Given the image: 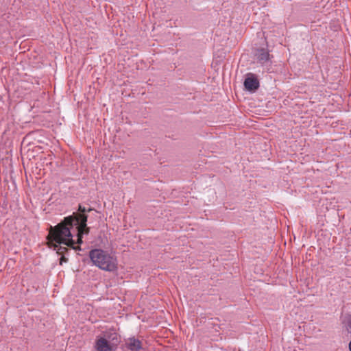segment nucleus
Here are the masks:
<instances>
[{"mask_svg":"<svg viewBox=\"0 0 351 351\" xmlns=\"http://www.w3.org/2000/svg\"><path fill=\"white\" fill-rule=\"evenodd\" d=\"M75 219L74 225L77 226V230H85V233L88 234L89 233V228L87 227V219L88 217L86 214H78L76 217H73Z\"/></svg>","mask_w":351,"mask_h":351,"instance_id":"nucleus-4","label":"nucleus"},{"mask_svg":"<svg viewBox=\"0 0 351 351\" xmlns=\"http://www.w3.org/2000/svg\"><path fill=\"white\" fill-rule=\"evenodd\" d=\"M244 86L249 91H255L259 87V82L254 74H247L244 81Z\"/></svg>","mask_w":351,"mask_h":351,"instance_id":"nucleus-5","label":"nucleus"},{"mask_svg":"<svg viewBox=\"0 0 351 351\" xmlns=\"http://www.w3.org/2000/svg\"><path fill=\"white\" fill-rule=\"evenodd\" d=\"M349 350L351 351V341L349 343Z\"/></svg>","mask_w":351,"mask_h":351,"instance_id":"nucleus-12","label":"nucleus"},{"mask_svg":"<svg viewBox=\"0 0 351 351\" xmlns=\"http://www.w3.org/2000/svg\"><path fill=\"white\" fill-rule=\"evenodd\" d=\"M83 234H86L85 233V230H77V241H75V245L82 243Z\"/></svg>","mask_w":351,"mask_h":351,"instance_id":"nucleus-8","label":"nucleus"},{"mask_svg":"<svg viewBox=\"0 0 351 351\" xmlns=\"http://www.w3.org/2000/svg\"><path fill=\"white\" fill-rule=\"evenodd\" d=\"M74 221L73 216H69L64 217L63 221L54 227L51 226L49 234L50 241L66 245L76 250H81L80 247L75 246V240L73 239V234L71 232Z\"/></svg>","mask_w":351,"mask_h":351,"instance_id":"nucleus-1","label":"nucleus"},{"mask_svg":"<svg viewBox=\"0 0 351 351\" xmlns=\"http://www.w3.org/2000/svg\"><path fill=\"white\" fill-rule=\"evenodd\" d=\"M91 210V208L86 209L84 206L79 205L78 210L81 213L80 214H85V213L89 212Z\"/></svg>","mask_w":351,"mask_h":351,"instance_id":"nucleus-10","label":"nucleus"},{"mask_svg":"<svg viewBox=\"0 0 351 351\" xmlns=\"http://www.w3.org/2000/svg\"><path fill=\"white\" fill-rule=\"evenodd\" d=\"M60 244L54 243V250L57 251L58 254H62L64 250H66V247L60 246Z\"/></svg>","mask_w":351,"mask_h":351,"instance_id":"nucleus-9","label":"nucleus"},{"mask_svg":"<svg viewBox=\"0 0 351 351\" xmlns=\"http://www.w3.org/2000/svg\"><path fill=\"white\" fill-rule=\"evenodd\" d=\"M125 346L130 351H140L143 349L141 341L134 337L126 340Z\"/></svg>","mask_w":351,"mask_h":351,"instance_id":"nucleus-7","label":"nucleus"},{"mask_svg":"<svg viewBox=\"0 0 351 351\" xmlns=\"http://www.w3.org/2000/svg\"><path fill=\"white\" fill-rule=\"evenodd\" d=\"M89 257L94 265L103 270L113 271L117 268V259L101 249L90 250Z\"/></svg>","mask_w":351,"mask_h":351,"instance_id":"nucleus-2","label":"nucleus"},{"mask_svg":"<svg viewBox=\"0 0 351 351\" xmlns=\"http://www.w3.org/2000/svg\"><path fill=\"white\" fill-rule=\"evenodd\" d=\"M62 261H66V259L64 256H62V257L61 258L60 264H62Z\"/></svg>","mask_w":351,"mask_h":351,"instance_id":"nucleus-11","label":"nucleus"},{"mask_svg":"<svg viewBox=\"0 0 351 351\" xmlns=\"http://www.w3.org/2000/svg\"><path fill=\"white\" fill-rule=\"evenodd\" d=\"M255 56L256 57L257 60L262 64H264L271 59L273 57L269 53V51L267 49H257Z\"/></svg>","mask_w":351,"mask_h":351,"instance_id":"nucleus-6","label":"nucleus"},{"mask_svg":"<svg viewBox=\"0 0 351 351\" xmlns=\"http://www.w3.org/2000/svg\"><path fill=\"white\" fill-rule=\"evenodd\" d=\"M108 339L115 341L116 343L119 342L116 332L106 333L104 335V337H99L96 340L95 346L96 351H112V346L109 343Z\"/></svg>","mask_w":351,"mask_h":351,"instance_id":"nucleus-3","label":"nucleus"}]
</instances>
